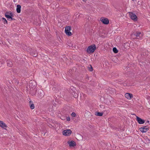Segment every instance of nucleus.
Segmentation results:
<instances>
[{"label": "nucleus", "mask_w": 150, "mask_h": 150, "mask_svg": "<svg viewBox=\"0 0 150 150\" xmlns=\"http://www.w3.org/2000/svg\"><path fill=\"white\" fill-rule=\"evenodd\" d=\"M34 91L35 92V93H33L32 94L33 95H36V92H37V96L40 99L42 98L45 95L44 93L43 90L41 89H39L38 90H37L36 89H34Z\"/></svg>", "instance_id": "1"}, {"label": "nucleus", "mask_w": 150, "mask_h": 150, "mask_svg": "<svg viewBox=\"0 0 150 150\" xmlns=\"http://www.w3.org/2000/svg\"><path fill=\"white\" fill-rule=\"evenodd\" d=\"M5 16L9 21L15 20L12 18L13 16V14L11 12H6L5 13Z\"/></svg>", "instance_id": "2"}, {"label": "nucleus", "mask_w": 150, "mask_h": 150, "mask_svg": "<svg viewBox=\"0 0 150 150\" xmlns=\"http://www.w3.org/2000/svg\"><path fill=\"white\" fill-rule=\"evenodd\" d=\"M96 49V46L95 44L89 46L86 50L87 52L91 53H93Z\"/></svg>", "instance_id": "3"}, {"label": "nucleus", "mask_w": 150, "mask_h": 150, "mask_svg": "<svg viewBox=\"0 0 150 150\" xmlns=\"http://www.w3.org/2000/svg\"><path fill=\"white\" fill-rule=\"evenodd\" d=\"M129 16L130 18L134 21H137V16L134 13L132 12L129 13Z\"/></svg>", "instance_id": "4"}, {"label": "nucleus", "mask_w": 150, "mask_h": 150, "mask_svg": "<svg viewBox=\"0 0 150 150\" xmlns=\"http://www.w3.org/2000/svg\"><path fill=\"white\" fill-rule=\"evenodd\" d=\"M71 27L69 26H67L65 28V32L66 34L69 36H70L71 35V33L70 32Z\"/></svg>", "instance_id": "5"}, {"label": "nucleus", "mask_w": 150, "mask_h": 150, "mask_svg": "<svg viewBox=\"0 0 150 150\" xmlns=\"http://www.w3.org/2000/svg\"><path fill=\"white\" fill-rule=\"evenodd\" d=\"M71 132L72 131L70 129H66L63 131L62 134L64 135L68 136L70 135Z\"/></svg>", "instance_id": "6"}, {"label": "nucleus", "mask_w": 150, "mask_h": 150, "mask_svg": "<svg viewBox=\"0 0 150 150\" xmlns=\"http://www.w3.org/2000/svg\"><path fill=\"white\" fill-rule=\"evenodd\" d=\"M139 129L141 132H145L149 130V128L146 126H144L140 127Z\"/></svg>", "instance_id": "7"}, {"label": "nucleus", "mask_w": 150, "mask_h": 150, "mask_svg": "<svg viewBox=\"0 0 150 150\" xmlns=\"http://www.w3.org/2000/svg\"><path fill=\"white\" fill-rule=\"evenodd\" d=\"M136 120L138 123L140 124H144L145 122V120L138 116H136Z\"/></svg>", "instance_id": "8"}, {"label": "nucleus", "mask_w": 150, "mask_h": 150, "mask_svg": "<svg viewBox=\"0 0 150 150\" xmlns=\"http://www.w3.org/2000/svg\"><path fill=\"white\" fill-rule=\"evenodd\" d=\"M100 21L101 22L105 24H108L109 23V21L107 18H101Z\"/></svg>", "instance_id": "9"}, {"label": "nucleus", "mask_w": 150, "mask_h": 150, "mask_svg": "<svg viewBox=\"0 0 150 150\" xmlns=\"http://www.w3.org/2000/svg\"><path fill=\"white\" fill-rule=\"evenodd\" d=\"M0 126L2 128L6 129V128L7 127L6 125L4 122L0 120Z\"/></svg>", "instance_id": "10"}, {"label": "nucleus", "mask_w": 150, "mask_h": 150, "mask_svg": "<svg viewBox=\"0 0 150 150\" xmlns=\"http://www.w3.org/2000/svg\"><path fill=\"white\" fill-rule=\"evenodd\" d=\"M125 97L128 99L130 100L133 97V95L130 93H126L125 94Z\"/></svg>", "instance_id": "11"}, {"label": "nucleus", "mask_w": 150, "mask_h": 150, "mask_svg": "<svg viewBox=\"0 0 150 150\" xmlns=\"http://www.w3.org/2000/svg\"><path fill=\"white\" fill-rule=\"evenodd\" d=\"M68 143L70 146H74L76 145V143L73 141L70 142H68Z\"/></svg>", "instance_id": "12"}, {"label": "nucleus", "mask_w": 150, "mask_h": 150, "mask_svg": "<svg viewBox=\"0 0 150 150\" xmlns=\"http://www.w3.org/2000/svg\"><path fill=\"white\" fill-rule=\"evenodd\" d=\"M29 105L30 108L31 109H33L35 108L34 105L33 103V102L32 101H29Z\"/></svg>", "instance_id": "13"}, {"label": "nucleus", "mask_w": 150, "mask_h": 150, "mask_svg": "<svg viewBox=\"0 0 150 150\" xmlns=\"http://www.w3.org/2000/svg\"><path fill=\"white\" fill-rule=\"evenodd\" d=\"M141 32L139 31H137L136 33L134 34V35L135 36L137 39H139L140 38V35H141Z\"/></svg>", "instance_id": "14"}, {"label": "nucleus", "mask_w": 150, "mask_h": 150, "mask_svg": "<svg viewBox=\"0 0 150 150\" xmlns=\"http://www.w3.org/2000/svg\"><path fill=\"white\" fill-rule=\"evenodd\" d=\"M30 54L34 57H36L38 55V53L36 50H33L31 52Z\"/></svg>", "instance_id": "15"}, {"label": "nucleus", "mask_w": 150, "mask_h": 150, "mask_svg": "<svg viewBox=\"0 0 150 150\" xmlns=\"http://www.w3.org/2000/svg\"><path fill=\"white\" fill-rule=\"evenodd\" d=\"M21 6L20 5H18L17 6L16 11L18 13H20Z\"/></svg>", "instance_id": "16"}, {"label": "nucleus", "mask_w": 150, "mask_h": 150, "mask_svg": "<svg viewBox=\"0 0 150 150\" xmlns=\"http://www.w3.org/2000/svg\"><path fill=\"white\" fill-rule=\"evenodd\" d=\"M7 64L8 66L11 67L13 65V63L10 60H9L7 61Z\"/></svg>", "instance_id": "17"}, {"label": "nucleus", "mask_w": 150, "mask_h": 150, "mask_svg": "<svg viewBox=\"0 0 150 150\" xmlns=\"http://www.w3.org/2000/svg\"><path fill=\"white\" fill-rule=\"evenodd\" d=\"M103 115V113L98 112H95V115L98 116H101Z\"/></svg>", "instance_id": "18"}, {"label": "nucleus", "mask_w": 150, "mask_h": 150, "mask_svg": "<svg viewBox=\"0 0 150 150\" xmlns=\"http://www.w3.org/2000/svg\"><path fill=\"white\" fill-rule=\"evenodd\" d=\"M1 21L3 22L4 24L7 23V21L4 18H3L1 19Z\"/></svg>", "instance_id": "19"}, {"label": "nucleus", "mask_w": 150, "mask_h": 150, "mask_svg": "<svg viewBox=\"0 0 150 150\" xmlns=\"http://www.w3.org/2000/svg\"><path fill=\"white\" fill-rule=\"evenodd\" d=\"M113 51L115 53H117L118 52V51L116 47L113 48Z\"/></svg>", "instance_id": "20"}, {"label": "nucleus", "mask_w": 150, "mask_h": 150, "mask_svg": "<svg viewBox=\"0 0 150 150\" xmlns=\"http://www.w3.org/2000/svg\"><path fill=\"white\" fill-rule=\"evenodd\" d=\"M75 92L72 93V94L74 95V98H76L78 97V95L76 93H75Z\"/></svg>", "instance_id": "21"}, {"label": "nucleus", "mask_w": 150, "mask_h": 150, "mask_svg": "<svg viewBox=\"0 0 150 150\" xmlns=\"http://www.w3.org/2000/svg\"><path fill=\"white\" fill-rule=\"evenodd\" d=\"M90 67H88V70H89V71H92L93 70V68L92 67V66H91V65H90Z\"/></svg>", "instance_id": "22"}, {"label": "nucleus", "mask_w": 150, "mask_h": 150, "mask_svg": "<svg viewBox=\"0 0 150 150\" xmlns=\"http://www.w3.org/2000/svg\"><path fill=\"white\" fill-rule=\"evenodd\" d=\"M71 90L72 91V92H75V88L74 87H72L70 88Z\"/></svg>", "instance_id": "23"}, {"label": "nucleus", "mask_w": 150, "mask_h": 150, "mask_svg": "<svg viewBox=\"0 0 150 150\" xmlns=\"http://www.w3.org/2000/svg\"><path fill=\"white\" fill-rule=\"evenodd\" d=\"M71 115L72 117H75L76 115V114L75 113H74V112H73L71 114Z\"/></svg>", "instance_id": "24"}, {"label": "nucleus", "mask_w": 150, "mask_h": 150, "mask_svg": "<svg viewBox=\"0 0 150 150\" xmlns=\"http://www.w3.org/2000/svg\"><path fill=\"white\" fill-rule=\"evenodd\" d=\"M70 120V117H67V121H69Z\"/></svg>", "instance_id": "25"}, {"label": "nucleus", "mask_w": 150, "mask_h": 150, "mask_svg": "<svg viewBox=\"0 0 150 150\" xmlns=\"http://www.w3.org/2000/svg\"><path fill=\"white\" fill-rule=\"evenodd\" d=\"M102 106H103V105H100V107H102Z\"/></svg>", "instance_id": "26"}, {"label": "nucleus", "mask_w": 150, "mask_h": 150, "mask_svg": "<svg viewBox=\"0 0 150 150\" xmlns=\"http://www.w3.org/2000/svg\"><path fill=\"white\" fill-rule=\"evenodd\" d=\"M149 122V121H147V122Z\"/></svg>", "instance_id": "27"}]
</instances>
